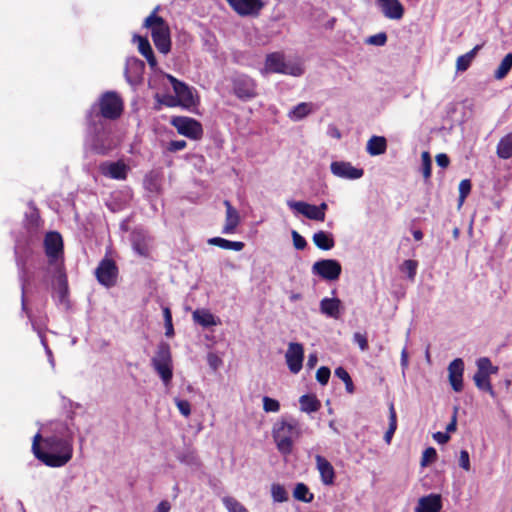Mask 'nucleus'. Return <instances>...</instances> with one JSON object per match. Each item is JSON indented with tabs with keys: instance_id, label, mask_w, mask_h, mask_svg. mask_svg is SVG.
Wrapping results in <instances>:
<instances>
[{
	"instance_id": "f257e3e1",
	"label": "nucleus",
	"mask_w": 512,
	"mask_h": 512,
	"mask_svg": "<svg viewBox=\"0 0 512 512\" xmlns=\"http://www.w3.org/2000/svg\"><path fill=\"white\" fill-rule=\"evenodd\" d=\"M74 434L67 424L60 423L54 433L42 436L37 433L33 437L32 452L36 459L48 467L65 466L73 457Z\"/></svg>"
},
{
	"instance_id": "f03ea898",
	"label": "nucleus",
	"mask_w": 512,
	"mask_h": 512,
	"mask_svg": "<svg viewBox=\"0 0 512 512\" xmlns=\"http://www.w3.org/2000/svg\"><path fill=\"white\" fill-rule=\"evenodd\" d=\"M124 111V102L115 91H106L90 106L86 112L87 127L101 130L107 121H115L121 117Z\"/></svg>"
},
{
	"instance_id": "7ed1b4c3",
	"label": "nucleus",
	"mask_w": 512,
	"mask_h": 512,
	"mask_svg": "<svg viewBox=\"0 0 512 512\" xmlns=\"http://www.w3.org/2000/svg\"><path fill=\"white\" fill-rule=\"evenodd\" d=\"M302 436V427L295 418H282L272 428V437L280 454L288 456L293 452L295 442Z\"/></svg>"
},
{
	"instance_id": "20e7f679",
	"label": "nucleus",
	"mask_w": 512,
	"mask_h": 512,
	"mask_svg": "<svg viewBox=\"0 0 512 512\" xmlns=\"http://www.w3.org/2000/svg\"><path fill=\"white\" fill-rule=\"evenodd\" d=\"M159 7L145 19L144 26L151 30L153 43L160 53L167 54L171 50L170 28L166 21L156 13Z\"/></svg>"
},
{
	"instance_id": "39448f33",
	"label": "nucleus",
	"mask_w": 512,
	"mask_h": 512,
	"mask_svg": "<svg viewBox=\"0 0 512 512\" xmlns=\"http://www.w3.org/2000/svg\"><path fill=\"white\" fill-rule=\"evenodd\" d=\"M94 274L98 283L109 289L116 286L118 282L119 268L116 261L106 254L99 262Z\"/></svg>"
},
{
	"instance_id": "423d86ee",
	"label": "nucleus",
	"mask_w": 512,
	"mask_h": 512,
	"mask_svg": "<svg viewBox=\"0 0 512 512\" xmlns=\"http://www.w3.org/2000/svg\"><path fill=\"white\" fill-rule=\"evenodd\" d=\"M231 83L234 95L241 101H249L258 96L257 82L249 75H235Z\"/></svg>"
},
{
	"instance_id": "0eeeda50",
	"label": "nucleus",
	"mask_w": 512,
	"mask_h": 512,
	"mask_svg": "<svg viewBox=\"0 0 512 512\" xmlns=\"http://www.w3.org/2000/svg\"><path fill=\"white\" fill-rule=\"evenodd\" d=\"M170 124L177 130L180 135H183L192 140H200L203 137L204 131L202 124L191 117L174 116L170 120Z\"/></svg>"
},
{
	"instance_id": "6e6552de",
	"label": "nucleus",
	"mask_w": 512,
	"mask_h": 512,
	"mask_svg": "<svg viewBox=\"0 0 512 512\" xmlns=\"http://www.w3.org/2000/svg\"><path fill=\"white\" fill-rule=\"evenodd\" d=\"M88 130L93 134L91 150L94 153L98 155H107L116 147V144L111 137V133L107 129V124L98 131L94 130L92 127H88Z\"/></svg>"
},
{
	"instance_id": "1a4fd4ad",
	"label": "nucleus",
	"mask_w": 512,
	"mask_h": 512,
	"mask_svg": "<svg viewBox=\"0 0 512 512\" xmlns=\"http://www.w3.org/2000/svg\"><path fill=\"white\" fill-rule=\"evenodd\" d=\"M342 272V266L335 259H322L312 266V273L328 281L337 280Z\"/></svg>"
},
{
	"instance_id": "9d476101",
	"label": "nucleus",
	"mask_w": 512,
	"mask_h": 512,
	"mask_svg": "<svg viewBox=\"0 0 512 512\" xmlns=\"http://www.w3.org/2000/svg\"><path fill=\"white\" fill-rule=\"evenodd\" d=\"M226 2L241 17H258L265 6L262 0H226Z\"/></svg>"
},
{
	"instance_id": "9b49d317",
	"label": "nucleus",
	"mask_w": 512,
	"mask_h": 512,
	"mask_svg": "<svg viewBox=\"0 0 512 512\" xmlns=\"http://www.w3.org/2000/svg\"><path fill=\"white\" fill-rule=\"evenodd\" d=\"M171 83L175 96L179 101V105L183 108L190 109L196 105L192 89L184 82L179 81L172 75H167Z\"/></svg>"
},
{
	"instance_id": "f8f14e48",
	"label": "nucleus",
	"mask_w": 512,
	"mask_h": 512,
	"mask_svg": "<svg viewBox=\"0 0 512 512\" xmlns=\"http://www.w3.org/2000/svg\"><path fill=\"white\" fill-rule=\"evenodd\" d=\"M132 249L142 257H149L152 237L142 228H135L130 234Z\"/></svg>"
},
{
	"instance_id": "ddd939ff",
	"label": "nucleus",
	"mask_w": 512,
	"mask_h": 512,
	"mask_svg": "<svg viewBox=\"0 0 512 512\" xmlns=\"http://www.w3.org/2000/svg\"><path fill=\"white\" fill-rule=\"evenodd\" d=\"M288 205L300 214L304 215L306 218L320 222L325 220V211L328 208L325 202L321 203L319 206L303 201L289 202Z\"/></svg>"
},
{
	"instance_id": "4468645a",
	"label": "nucleus",
	"mask_w": 512,
	"mask_h": 512,
	"mask_svg": "<svg viewBox=\"0 0 512 512\" xmlns=\"http://www.w3.org/2000/svg\"><path fill=\"white\" fill-rule=\"evenodd\" d=\"M285 359L291 373L297 374L300 372L304 359L303 345L296 342L290 343L285 354Z\"/></svg>"
},
{
	"instance_id": "2eb2a0df",
	"label": "nucleus",
	"mask_w": 512,
	"mask_h": 512,
	"mask_svg": "<svg viewBox=\"0 0 512 512\" xmlns=\"http://www.w3.org/2000/svg\"><path fill=\"white\" fill-rule=\"evenodd\" d=\"M44 249L50 262L58 259L63 254V240L59 232H48L44 238Z\"/></svg>"
},
{
	"instance_id": "dca6fc26",
	"label": "nucleus",
	"mask_w": 512,
	"mask_h": 512,
	"mask_svg": "<svg viewBox=\"0 0 512 512\" xmlns=\"http://www.w3.org/2000/svg\"><path fill=\"white\" fill-rule=\"evenodd\" d=\"M330 168L335 176L345 179H359L364 174L363 169L352 166L350 162L334 161Z\"/></svg>"
},
{
	"instance_id": "f3484780",
	"label": "nucleus",
	"mask_w": 512,
	"mask_h": 512,
	"mask_svg": "<svg viewBox=\"0 0 512 512\" xmlns=\"http://www.w3.org/2000/svg\"><path fill=\"white\" fill-rule=\"evenodd\" d=\"M316 469L320 474L323 485L332 486L335 483L336 473L333 465L322 455H315Z\"/></svg>"
},
{
	"instance_id": "a211bd4d",
	"label": "nucleus",
	"mask_w": 512,
	"mask_h": 512,
	"mask_svg": "<svg viewBox=\"0 0 512 512\" xmlns=\"http://www.w3.org/2000/svg\"><path fill=\"white\" fill-rule=\"evenodd\" d=\"M100 171L104 176L115 180H125L129 167L121 160L116 162H104L100 164Z\"/></svg>"
},
{
	"instance_id": "6ab92c4d",
	"label": "nucleus",
	"mask_w": 512,
	"mask_h": 512,
	"mask_svg": "<svg viewBox=\"0 0 512 512\" xmlns=\"http://www.w3.org/2000/svg\"><path fill=\"white\" fill-rule=\"evenodd\" d=\"M262 74L268 73H286L285 56L282 52H272L266 55Z\"/></svg>"
},
{
	"instance_id": "aec40b11",
	"label": "nucleus",
	"mask_w": 512,
	"mask_h": 512,
	"mask_svg": "<svg viewBox=\"0 0 512 512\" xmlns=\"http://www.w3.org/2000/svg\"><path fill=\"white\" fill-rule=\"evenodd\" d=\"M449 382L455 392L463 390L464 362L461 358L454 359L448 366Z\"/></svg>"
},
{
	"instance_id": "412c9836",
	"label": "nucleus",
	"mask_w": 512,
	"mask_h": 512,
	"mask_svg": "<svg viewBox=\"0 0 512 512\" xmlns=\"http://www.w3.org/2000/svg\"><path fill=\"white\" fill-rule=\"evenodd\" d=\"M383 15L392 20H400L404 15V7L399 0H377Z\"/></svg>"
},
{
	"instance_id": "4be33fe9",
	"label": "nucleus",
	"mask_w": 512,
	"mask_h": 512,
	"mask_svg": "<svg viewBox=\"0 0 512 512\" xmlns=\"http://www.w3.org/2000/svg\"><path fill=\"white\" fill-rule=\"evenodd\" d=\"M442 509V497L440 494H429L418 500L415 512H440Z\"/></svg>"
},
{
	"instance_id": "5701e85b",
	"label": "nucleus",
	"mask_w": 512,
	"mask_h": 512,
	"mask_svg": "<svg viewBox=\"0 0 512 512\" xmlns=\"http://www.w3.org/2000/svg\"><path fill=\"white\" fill-rule=\"evenodd\" d=\"M224 205L226 206V220L223 233L231 234L235 232L240 222V217L238 211L231 205L230 201L225 200Z\"/></svg>"
},
{
	"instance_id": "b1692460",
	"label": "nucleus",
	"mask_w": 512,
	"mask_h": 512,
	"mask_svg": "<svg viewBox=\"0 0 512 512\" xmlns=\"http://www.w3.org/2000/svg\"><path fill=\"white\" fill-rule=\"evenodd\" d=\"M341 304V300L336 297H326L320 301V311L328 317L339 319Z\"/></svg>"
},
{
	"instance_id": "393cba45",
	"label": "nucleus",
	"mask_w": 512,
	"mask_h": 512,
	"mask_svg": "<svg viewBox=\"0 0 512 512\" xmlns=\"http://www.w3.org/2000/svg\"><path fill=\"white\" fill-rule=\"evenodd\" d=\"M312 240L317 248L324 251L331 250L335 246L333 235L323 230L314 233Z\"/></svg>"
},
{
	"instance_id": "a878e982",
	"label": "nucleus",
	"mask_w": 512,
	"mask_h": 512,
	"mask_svg": "<svg viewBox=\"0 0 512 512\" xmlns=\"http://www.w3.org/2000/svg\"><path fill=\"white\" fill-rule=\"evenodd\" d=\"M367 153L371 156L384 154L387 150V140L383 136H372L366 146Z\"/></svg>"
},
{
	"instance_id": "bb28decb",
	"label": "nucleus",
	"mask_w": 512,
	"mask_h": 512,
	"mask_svg": "<svg viewBox=\"0 0 512 512\" xmlns=\"http://www.w3.org/2000/svg\"><path fill=\"white\" fill-rule=\"evenodd\" d=\"M135 39L138 40V50L141 55L146 58L151 67H155L157 65V60L148 39L139 35H135Z\"/></svg>"
},
{
	"instance_id": "cd10ccee",
	"label": "nucleus",
	"mask_w": 512,
	"mask_h": 512,
	"mask_svg": "<svg viewBox=\"0 0 512 512\" xmlns=\"http://www.w3.org/2000/svg\"><path fill=\"white\" fill-rule=\"evenodd\" d=\"M496 154L500 159H510L512 157V132L503 136L496 147Z\"/></svg>"
},
{
	"instance_id": "c85d7f7f",
	"label": "nucleus",
	"mask_w": 512,
	"mask_h": 512,
	"mask_svg": "<svg viewBox=\"0 0 512 512\" xmlns=\"http://www.w3.org/2000/svg\"><path fill=\"white\" fill-rule=\"evenodd\" d=\"M208 243L226 250L241 251L245 247L244 242L230 241L222 237H213L208 240Z\"/></svg>"
},
{
	"instance_id": "c756f323",
	"label": "nucleus",
	"mask_w": 512,
	"mask_h": 512,
	"mask_svg": "<svg viewBox=\"0 0 512 512\" xmlns=\"http://www.w3.org/2000/svg\"><path fill=\"white\" fill-rule=\"evenodd\" d=\"M152 363H172V355L170 345L167 342L161 341L151 360Z\"/></svg>"
},
{
	"instance_id": "7c9ffc66",
	"label": "nucleus",
	"mask_w": 512,
	"mask_h": 512,
	"mask_svg": "<svg viewBox=\"0 0 512 512\" xmlns=\"http://www.w3.org/2000/svg\"><path fill=\"white\" fill-rule=\"evenodd\" d=\"M481 49L480 45H476L473 49H471L469 52L459 56L456 60V70L459 72L466 71L474 58L477 55V52Z\"/></svg>"
},
{
	"instance_id": "2f4dec72",
	"label": "nucleus",
	"mask_w": 512,
	"mask_h": 512,
	"mask_svg": "<svg viewBox=\"0 0 512 512\" xmlns=\"http://www.w3.org/2000/svg\"><path fill=\"white\" fill-rule=\"evenodd\" d=\"M300 407L303 412L312 413L320 409L321 403L313 394L302 395L299 399Z\"/></svg>"
},
{
	"instance_id": "473e14b6",
	"label": "nucleus",
	"mask_w": 512,
	"mask_h": 512,
	"mask_svg": "<svg viewBox=\"0 0 512 512\" xmlns=\"http://www.w3.org/2000/svg\"><path fill=\"white\" fill-rule=\"evenodd\" d=\"M312 112V104L302 102L296 105L288 114L289 118L294 121H299Z\"/></svg>"
},
{
	"instance_id": "72a5a7b5",
	"label": "nucleus",
	"mask_w": 512,
	"mask_h": 512,
	"mask_svg": "<svg viewBox=\"0 0 512 512\" xmlns=\"http://www.w3.org/2000/svg\"><path fill=\"white\" fill-rule=\"evenodd\" d=\"M193 319L203 327L215 326V316L207 310H196L193 312Z\"/></svg>"
},
{
	"instance_id": "f704fd0d",
	"label": "nucleus",
	"mask_w": 512,
	"mask_h": 512,
	"mask_svg": "<svg viewBox=\"0 0 512 512\" xmlns=\"http://www.w3.org/2000/svg\"><path fill=\"white\" fill-rule=\"evenodd\" d=\"M396 429H397V413H396L394 404L391 402L389 404V426H388L387 431L384 434V441L387 444H390Z\"/></svg>"
},
{
	"instance_id": "c9c22d12",
	"label": "nucleus",
	"mask_w": 512,
	"mask_h": 512,
	"mask_svg": "<svg viewBox=\"0 0 512 512\" xmlns=\"http://www.w3.org/2000/svg\"><path fill=\"white\" fill-rule=\"evenodd\" d=\"M293 497L301 502L304 503H311L314 499L313 493L309 491V488L304 483H297L294 491H293Z\"/></svg>"
},
{
	"instance_id": "e433bc0d",
	"label": "nucleus",
	"mask_w": 512,
	"mask_h": 512,
	"mask_svg": "<svg viewBox=\"0 0 512 512\" xmlns=\"http://www.w3.org/2000/svg\"><path fill=\"white\" fill-rule=\"evenodd\" d=\"M512 69V53H508L502 59L500 65L494 72V78L497 80L504 79Z\"/></svg>"
},
{
	"instance_id": "4c0bfd02",
	"label": "nucleus",
	"mask_w": 512,
	"mask_h": 512,
	"mask_svg": "<svg viewBox=\"0 0 512 512\" xmlns=\"http://www.w3.org/2000/svg\"><path fill=\"white\" fill-rule=\"evenodd\" d=\"M152 366L165 384L170 383L173 377L172 363H152Z\"/></svg>"
},
{
	"instance_id": "58836bf2",
	"label": "nucleus",
	"mask_w": 512,
	"mask_h": 512,
	"mask_svg": "<svg viewBox=\"0 0 512 512\" xmlns=\"http://www.w3.org/2000/svg\"><path fill=\"white\" fill-rule=\"evenodd\" d=\"M473 380L475 382V385L478 389L482 390V391H485V392H489L490 394H493V387L491 385V382H490V377L489 375H486L482 372H476L474 377H473Z\"/></svg>"
},
{
	"instance_id": "ea45409f",
	"label": "nucleus",
	"mask_w": 512,
	"mask_h": 512,
	"mask_svg": "<svg viewBox=\"0 0 512 512\" xmlns=\"http://www.w3.org/2000/svg\"><path fill=\"white\" fill-rule=\"evenodd\" d=\"M334 374L344 382L347 393L353 394L355 392L353 380L345 368L337 367L334 371Z\"/></svg>"
},
{
	"instance_id": "a19ab883",
	"label": "nucleus",
	"mask_w": 512,
	"mask_h": 512,
	"mask_svg": "<svg viewBox=\"0 0 512 512\" xmlns=\"http://www.w3.org/2000/svg\"><path fill=\"white\" fill-rule=\"evenodd\" d=\"M271 495L275 502L282 503L288 500V493L283 485L274 483L271 486Z\"/></svg>"
},
{
	"instance_id": "79ce46f5",
	"label": "nucleus",
	"mask_w": 512,
	"mask_h": 512,
	"mask_svg": "<svg viewBox=\"0 0 512 512\" xmlns=\"http://www.w3.org/2000/svg\"><path fill=\"white\" fill-rule=\"evenodd\" d=\"M155 99L160 105H164L166 107L172 108L180 106L179 101L177 100V97L175 95L157 93L155 95Z\"/></svg>"
},
{
	"instance_id": "37998d69",
	"label": "nucleus",
	"mask_w": 512,
	"mask_h": 512,
	"mask_svg": "<svg viewBox=\"0 0 512 512\" xmlns=\"http://www.w3.org/2000/svg\"><path fill=\"white\" fill-rule=\"evenodd\" d=\"M422 160V173L425 180L430 179L432 173V160L430 153L428 151H424L421 154Z\"/></svg>"
},
{
	"instance_id": "c03bdc74",
	"label": "nucleus",
	"mask_w": 512,
	"mask_h": 512,
	"mask_svg": "<svg viewBox=\"0 0 512 512\" xmlns=\"http://www.w3.org/2000/svg\"><path fill=\"white\" fill-rule=\"evenodd\" d=\"M417 267H418V262L416 260L409 259V260H405L402 263L400 270L402 272L406 273L409 279L414 280L416 273H417Z\"/></svg>"
},
{
	"instance_id": "a18cd8bd",
	"label": "nucleus",
	"mask_w": 512,
	"mask_h": 512,
	"mask_svg": "<svg viewBox=\"0 0 512 512\" xmlns=\"http://www.w3.org/2000/svg\"><path fill=\"white\" fill-rule=\"evenodd\" d=\"M477 367H478L477 372H482L489 376H490V374L497 372V367H494L492 365L490 359L487 357L480 358L477 361Z\"/></svg>"
},
{
	"instance_id": "49530a36",
	"label": "nucleus",
	"mask_w": 512,
	"mask_h": 512,
	"mask_svg": "<svg viewBox=\"0 0 512 512\" xmlns=\"http://www.w3.org/2000/svg\"><path fill=\"white\" fill-rule=\"evenodd\" d=\"M471 188H472V184L469 179H463L459 183V197H458L459 206H461L464 203L465 199L471 192Z\"/></svg>"
},
{
	"instance_id": "de8ad7c7",
	"label": "nucleus",
	"mask_w": 512,
	"mask_h": 512,
	"mask_svg": "<svg viewBox=\"0 0 512 512\" xmlns=\"http://www.w3.org/2000/svg\"><path fill=\"white\" fill-rule=\"evenodd\" d=\"M263 409L265 412H278L280 410V403L278 400L268 396L263 397Z\"/></svg>"
},
{
	"instance_id": "09e8293b",
	"label": "nucleus",
	"mask_w": 512,
	"mask_h": 512,
	"mask_svg": "<svg viewBox=\"0 0 512 512\" xmlns=\"http://www.w3.org/2000/svg\"><path fill=\"white\" fill-rule=\"evenodd\" d=\"M437 458V452L435 448L428 447L423 451L422 458H421V465L427 466L428 464L434 462Z\"/></svg>"
},
{
	"instance_id": "8fccbe9b",
	"label": "nucleus",
	"mask_w": 512,
	"mask_h": 512,
	"mask_svg": "<svg viewBox=\"0 0 512 512\" xmlns=\"http://www.w3.org/2000/svg\"><path fill=\"white\" fill-rule=\"evenodd\" d=\"M331 371L326 366H321L316 372V379L321 385H326L330 379Z\"/></svg>"
},
{
	"instance_id": "3c124183",
	"label": "nucleus",
	"mask_w": 512,
	"mask_h": 512,
	"mask_svg": "<svg viewBox=\"0 0 512 512\" xmlns=\"http://www.w3.org/2000/svg\"><path fill=\"white\" fill-rule=\"evenodd\" d=\"M225 505L229 512H249L241 503L233 498L225 499Z\"/></svg>"
},
{
	"instance_id": "603ef678",
	"label": "nucleus",
	"mask_w": 512,
	"mask_h": 512,
	"mask_svg": "<svg viewBox=\"0 0 512 512\" xmlns=\"http://www.w3.org/2000/svg\"><path fill=\"white\" fill-rule=\"evenodd\" d=\"M292 239L293 245L297 250H303L307 246L305 238L295 230L292 231Z\"/></svg>"
},
{
	"instance_id": "864d4df0",
	"label": "nucleus",
	"mask_w": 512,
	"mask_h": 512,
	"mask_svg": "<svg viewBox=\"0 0 512 512\" xmlns=\"http://www.w3.org/2000/svg\"><path fill=\"white\" fill-rule=\"evenodd\" d=\"M175 403L183 416L188 417L191 414V405L187 400L176 399Z\"/></svg>"
},
{
	"instance_id": "5fc2aeb1",
	"label": "nucleus",
	"mask_w": 512,
	"mask_h": 512,
	"mask_svg": "<svg viewBox=\"0 0 512 512\" xmlns=\"http://www.w3.org/2000/svg\"><path fill=\"white\" fill-rule=\"evenodd\" d=\"M367 42L372 45L383 46L387 42V35L384 32L378 33L369 37Z\"/></svg>"
},
{
	"instance_id": "6e6d98bb",
	"label": "nucleus",
	"mask_w": 512,
	"mask_h": 512,
	"mask_svg": "<svg viewBox=\"0 0 512 512\" xmlns=\"http://www.w3.org/2000/svg\"><path fill=\"white\" fill-rule=\"evenodd\" d=\"M354 342L358 344L359 348L362 351H365L368 349V340L365 334L356 332L353 336Z\"/></svg>"
},
{
	"instance_id": "4d7b16f0",
	"label": "nucleus",
	"mask_w": 512,
	"mask_h": 512,
	"mask_svg": "<svg viewBox=\"0 0 512 512\" xmlns=\"http://www.w3.org/2000/svg\"><path fill=\"white\" fill-rule=\"evenodd\" d=\"M186 146H187V142L185 140H173V141L169 142V144L167 146V150L169 152H177V151L185 149Z\"/></svg>"
},
{
	"instance_id": "13d9d810",
	"label": "nucleus",
	"mask_w": 512,
	"mask_h": 512,
	"mask_svg": "<svg viewBox=\"0 0 512 512\" xmlns=\"http://www.w3.org/2000/svg\"><path fill=\"white\" fill-rule=\"evenodd\" d=\"M459 466L462 469H464L465 471L470 470V458H469V453L466 450L460 451Z\"/></svg>"
},
{
	"instance_id": "bf43d9fd",
	"label": "nucleus",
	"mask_w": 512,
	"mask_h": 512,
	"mask_svg": "<svg viewBox=\"0 0 512 512\" xmlns=\"http://www.w3.org/2000/svg\"><path fill=\"white\" fill-rule=\"evenodd\" d=\"M28 283H29V281L26 278V272L23 269V274L21 276V289H22V297L21 298H22V309L23 310H27L26 300H25V292H26V287H27Z\"/></svg>"
},
{
	"instance_id": "052dcab7",
	"label": "nucleus",
	"mask_w": 512,
	"mask_h": 512,
	"mask_svg": "<svg viewBox=\"0 0 512 512\" xmlns=\"http://www.w3.org/2000/svg\"><path fill=\"white\" fill-rule=\"evenodd\" d=\"M457 413H458V408L454 407V412H453L451 421L446 426V432L448 434L452 433V432H455L456 429H457Z\"/></svg>"
},
{
	"instance_id": "680f3d73",
	"label": "nucleus",
	"mask_w": 512,
	"mask_h": 512,
	"mask_svg": "<svg viewBox=\"0 0 512 512\" xmlns=\"http://www.w3.org/2000/svg\"><path fill=\"white\" fill-rule=\"evenodd\" d=\"M436 163L442 168H447L450 164V159L445 153H439L436 155Z\"/></svg>"
},
{
	"instance_id": "e2e57ef3",
	"label": "nucleus",
	"mask_w": 512,
	"mask_h": 512,
	"mask_svg": "<svg viewBox=\"0 0 512 512\" xmlns=\"http://www.w3.org/2000/svg\"><path fill=\"white\" fill-rule=\"evenodd\" d=\"M433 438L439 444H446L450 440V435L447 432H436L433 434Z\"/></svg>"
},
{
	"instance_id": "0e129e2a",
	"label": "nucleus",
	"mask_w": 512,
	"mask_h": 512,
	"mask_svg": "<svg viewBox=\"0 0 512 512\" xmlns=\"http://www.w3.org/2000/svg\"><path fill=\"white\" fill-rule=\"evenodd\" d=\"M292 76H300L303 74V68L299 65L289 66L286 64V73Z\"/></svg>"
},
{
	"instance_id": "69168bd1",
	"label": "nucleus",
	"mask_w": 512,
	"mask_h": 512,
	"mask_svg": "<svg viewBox=\"0 0 512 512\" xmlns=\"http://www.w3.org/2000/svg\"><path fill=\"white\" fill-rule=\"evenodd\" d=\"M171 505L167 500H162L156 507L154 512H169Z\"/></svg>"
},
{
	"instance_id": "338daca9",
	"label": "nucleus",
	"mask_w": 512,
	"mask_h": 512,
	"mask_svg": "<svg viewBox=\"0 0 512 512\" xmlns=\"http://www.w3.org/2000/svg\"><path fill=\"white\" fill-rule=\"evenodd\" d=\"M68 294V285H67V281L66 279L64 278L61 283H60V287H59V296H60V299L63 300Z\"/></svg>"
},
{
	"instance_id": "774afa93",
	"label": "nucleus",
	"mask_w": 512,
	"mask_h": 512,
	"mask_svg": "<svg viewBox=\"0 0 512 512\" xmlns=\"http://www.w3.org/2000/svg\"><path fill=\"white\" fill-rule=\"evenodd\" d=\"M165 335L167 337H173L174 336V327L173 322H166L165 323Z\"/></svg>"
}]
</instances>
